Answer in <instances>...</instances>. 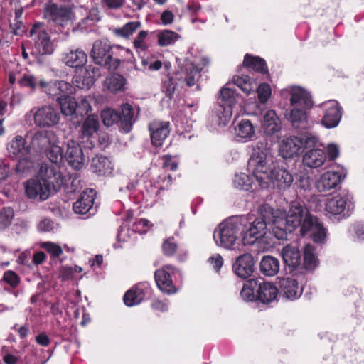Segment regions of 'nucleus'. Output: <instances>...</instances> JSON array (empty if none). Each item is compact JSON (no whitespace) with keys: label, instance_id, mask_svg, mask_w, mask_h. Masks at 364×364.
Here are the masks:
<instances>
[{"label":"nucleus","instance_id":"obj_1","mask_svg":"<svg viewBox=\"0 0 364 364\" xmlns=\"http://www.w3.org/2000/svg\"><path fill=\"white\" fill-rule=\"evenodd\" d=\"M218 247L243 252L232 264L234 273L242 279L250 277V217L247 215H233L218 224L213 233Z\"/></svg>","mask_w":364,"mask_h":364},{"label":"nucleus","instance_id":"obj_2","mask_svg":"<svg viewBox=\"0 0 364 364\" xmlns=\"http://www.w3.org/2000/svg\"><path fill=\"white\" fill-rule=\"evenodd\" d=\"M267 155L259 149H253L252 151V162H255L252 173L255 180L262 188H266L272 183L279 189H285L291 186L293 176L285 168L267 164Z\"/></svg>","mask_w":364,"mask_h":364},{"label":"nucleus","instance_id":"obj_3","mask_svg":"<svg viewBox=\"0 0 364 364\" xmlns=\"http://www.w3.org/2000/svg\"><path fill=\"white\" fill-rule=\"evenodd\" d=\"M290 110L286 113L287 120L298 134H313L311 132V123L308 114L314 106L312 97L309 92L300 87H294L290 91Z\"/></svg>","mask_w":364,"mask_h":364},{"label":"nucleus","instance_id":"obj_4","mask_svg":"<svg viewBox=\"0 0 364 364\" xmlns=\"http://www.w3.org/2000/svg\"><path fill=\"white\" fill-rule=\"evenodd\" d=\"M268 208L272 210L273 221L285 225L289 232L293 231L299 225L301 227L304 218L309 215L306 206H283L282 208L276 206L277 208L268 206Z\"/></svg>","mask_w":364,"mask_h":364},{"label":"nucleus","instance_id":"obj_5","mask_svg":"<svg viewBox=\"0 0 364 364\" xmlns=\"http://www.w3.org/2000/svg\"><path fill=\"white\" fill-rule=\"evenodd\" d=\"M134 111L132 105L124 103L121 105V112L119 113L113 109L107 108L101 112L100 117L105 127H112L117 124L121 132H129L134 120Z\"/></svg>","mask_w":364,"mask_h":364},{"label":"nucleus","instance_id":"obj_6","mask_svg":"<svg viewBox=\"0 0 364 364\" xmlns=\"http://www.w3.org/2000/svg\"><path fill=\"white\" fill-rule=\"evenodd\" d=\"M318 137L314 134H298L284 139L279 145V152L284 159L293 158L303 152L304 149L314 147L318 143Z\"/></svg>","mask_w":364,"mask_h":364},{"label":"nucleus","instance_id":"obj_7","mask_svg":"<svg viewBox=\"0 0 364 364\" xmlns=\"http://www.w3.org/2000/svg\"><path fill=\"white\" fill-rule=\"evenodd\" d=\"M218 109L216 111L219 125L227 124L232 118V108L236 104L235 92L227 86L223 87L217 98Z\"/></svg>","mask_w":364,"mask_h":364},{"label":"nucleus","instance_id":"obj_8","mask_svg":"<svg viewBox=\"0 0 364 364\" xmlns=\"http://www.w3.org/2000/svg\"><path fill=\"white\" fill-rule=\"evenodd\" d=\"M113 47L109 44L97 41L93 44L92 57L94 62L109 70H116L120 65L121 60L114 57Z\"/></svg>","mask_w":364,"mask_h":364},{"label":"nucleus","instance_id":"obj_9","mask_svg":"<svg viewBox=\"0 0 364 364\" xmlns=\"http://www.w3.org/2000/svg\"><path fill=\"white\" fill-rule=\"evenodd\" d=\"M29 36L33 38V49L41 55H50L54 51V45L47 31L41 24H35L29 31Z\"/></svg>","mask_w":364,"mask_h":364},{"label":"nucleus","instance_id":"obj_10","mask_svg":"<svg viewBox=\"0 0 364 364\" xmlns=\"http://www.w3.org/2000/svg\"><path fill=\"white\" fill-rule=\"evenodd\" d=\"M301 233L304 236L311 238L317 243L325 242L327 235L326 229L323 227V225L319 221L318 218L312 216L310 214L304 219L301 228Z\"/></svg>","mask_w":364,"mask_h":364},{"label":"nucleus","instance_id":"obj_11","mask_svg":"<svg viewBox=\"0 0 364 364\" xmlns=\"http://www.w3.org/2000/svg\"><path fill=\"white\" fill-rule=\"evenodd\" d=\"M278 295L277 287L268 282H254L252 280V301H259L268 304L274 301Z\"/></svg>","mask_w":364,"mask_h":364},{"label":"nucleus","instance_id":"obj_12","mask_svg":"<svg viewBox=\"0 0 364 364\" xmlns=\"http://www.w3.org/2000/svg\"><path fill=\"white\" fill-rule=\"evenodd\" d=\"M178 270L172 265L166 264L161 269H157L154 273V278L159 289L168 294L176 292V288L173 284L172 275Z\"/></svg>","mask_w":364,"mask_h":364},{"label":"nucleus","instance_id":"obj_13","mask_svg":"<svg viewBox=\"0 0 364 364\" xmlns=\"http://www.w3.org/2000/svg\"><path fill=\"white\" fill-rule=\"evenodd\" d=\"M25 193L31 199L47 200L50 195V186L46 181L31 178L24 183Z\"/></svg>","mask_w":364,"mask_h":364},{"label":"nucleus","instance_id":"obj_14","mask_svg":"<svg viewBox=\"0 0 364 364\" xmlns=\"http://www.w3.org/2000/svg\"><path fill=\"white\" fill-rule=\"evenodd\" d=\"M321 107L324 111V114L321 119L322 124L326 128H333L336 127L342 116V108L336 100H330L323 102Z\"/></svg>","mask_w":364,"mask_h":364},{"label":"nucleus","instance_id":"obj_15","mask_svg":"<svg viewBox=\"0 0 364 364\" xmlns=\"http://www.w3.org/2000/svg\"><path fill=\"white\" fill-rule=\"evenodd\" d=\"M39 176L41 181L48 182L49 186H53L54 188L60 187L64 183V177L57 164H41Z\"/></svg>","mask_w":364,"mask_h":364},{"label":"nucleus","instance_id":"obj_16","mask_svg":"<svg viewBox=\"0 0 364 364\" xmlns=\"http://www.w3.org/2000/svg\"><path fill=\"white\" fill-rule=\"evenodd\" d=\"M151 293V288L147 282L139 283L125 293L124 302L128 306L137 305L149 296Z\"/></svg>","mask_w":364,"mask_h":364},{"label":"nucleus","instance_id":"obj_17","mask_svg":"<svg viewBox=\"0 0 364 364\" xmlns=\"http://www.w3.org/2000/svg\"><path fill=\"white\" fill-rule=\"evenodd\" d=\"M149 131L152 145L160 147L170 133V122L153 120L149 124Z\"/></svg>","mask_w":364,"mask_h":364},{"label":"nucleus","instance_id":"obj_18","mask_svg":"<svg viewBox=\"0 0 364 364\" xmlns=\"http://www.w3.org/2000/svg\"><path fill=\"white\" fill-rule=\"evenodd\" d=\"M59 120V112L50 106L43 107L34 115L35 123L39 127H50L57 124Z\"/></svg>","mask_w":364,"mask_h":364},{"label":"nucleus","instance_id":"obj_19","mask_svg":"<svg viewBox=\"0 0 364 364\" xmlns=\"http://www.w3.org/2000/svg\"><path fill=\"white\" fill-rule=\"evenodd\" d=\"M66 159L70 166L75 170L81 169L85 164V157L80 146L73 141H68Z\"/></svg>","mask_w":364,"mask_h":364},{"label":"nucleus","instance_id":"obj_20","mask_svg":"<svg viewBox=\"0 0 364 364\" xmlns=\"http://www.w3.org/2000/svg\"><path fill=\"white\" fill-rule=\"evenodd\" d=\"M90 170L98 176H108L112 174L114 166L108 157L97 155L91 160Z\"/></svg>","mask_w":364,"mask_h":364},{"label":"nucleus","instance_id":"obj_21","mask_svg":"<svg viewBox=\"0 0 364 364\" xmlns=\"http://www.w3.org/2000/svg\"><path fill=\"white\" fill-rule=\"evenodd\" d=\"M100 122L98 116L94 114L87 115L82 121L80 129V138L87 140L93 137L100 129Z\"/></svg>","mask_w":364,"mask_h":364},{"label":"nucleus","instance_id":"obj_22","mask_svg":"<svg viewBox=\"0 0 364 364\" xmlns=\"http://www.w3.org/2000/svg\"><path fill=\"white\" fill-rule=\"evenodd\" d=\"M45 14L56 24L62 25L70 18V11L65 7H58L55 4L47 5Z\"/></svg>","mask_w":364,"mask_h":364},{"label":"nucleus","instance_id":"obj_23","mask_svg":"<svg viewBox=\"0 0 364 364\" xmlns=\"http://www.w3.org/2000/svg\"><path fill=\"white\" fill-rule=\"evenodd\" d=\"M279 287L283 296L289 300L296 299L301 295L302 289L293 278L282 279L279 281Z\"/></svg>","mask_w":364,"mask_h":364},{"label":"nucleus","instance_id":"obj_24","mask_svg":"<svg viewBox=\"0 0 364 364\" xmlns=\"http://www.w3.org/2000/svg\"><path fill=\"white\" fill-rule=\"evenodd\" d=\"M7 149L11 156L21 158L30 153L31 147L27 144L25 138L17 135L9 144Z\"/></svg>","mask_w":364,"mask_h":364},{"label":"nucleus","instance_id":"obj_25","mask_svg":"<svg viewBox=\"0 0 364 364\" xmlns=\"http://www.w3.org/2000/svg\"><path fill=\"white\" fill-rule=\"evenodd\" d=\"M281 255L284 262L289 267L295 269L301 264V253L297 246L287 245L282 250Z\"/></svg>","mask_w":364,"mask_h":364},{"label":"nucleus","instance_id":"obj_26","mask_svg":"<svg viewBox=\"0 0 364 364\" xmlns=\"http://www.w3.org/2000/svg\"><path fill=\"white\" fill-rule=\"evenodd\" d=\"M262 125L264 132L268 135H272L279 132L282 128L281 120L273 109L266 112Z\"/></svg>","mask_w":364,"mask_h":364},{"label":"nucleus","instance_id":"obj_27","mask_svg":"<svg viewBox=\"0 0 364 364\" xmlns=\"http://www.w3.org/2000/svg\"><path fill=\"white\" fill-rule=\"evenodd\" d=\"M309 148L303 156V163L310 168L321 166L326 158V154L323 149Z\"/></svg>","mask_w":364,"mask_h":364},{"label":"nucleus","instance_id":"obj_28","mask_svg":"<svg viewBox=\"0 0 364 364\" xmlns=\"http://www.w3.org/2000/svg\"><path fill=\"white\" fill-rule=\"evenodd\" d=\"M341 175L337 171L324 173L317 183L319 191H325L336 188L340 183Z\"/></svg>","mask_w":364,"mask_h":364},{"label":"nucleus","instance_id":"obj_29","mask_svg":"<svg viewBox=\"0 0 364 364\" xmlns=\"http://www.w3.org/2000/svg\"><path fill=\"white\" fill-rule=\"evenodd\" d=\"M280 269L279 259L271 255L264 256L259 263V269L262 274L267 277L277 275Z\"/></svg>","mask_w":364,"mask_h":364},{"label":"nucleus","instance_id":"obj_30","mask_svg":"<svg viewBox=\"0 0 364 364\" xmlns=\"http://www.w3.org/2000/svg\"><path fill=\"white\" fill-rule=\"evenodd\" d=\"M325 215L333 222H339L348 218L353 212L350 206H325Z\"/></svg>","mask_w":364,"mask_h":364},{"label":"nucleus","instance_id":"obj_31","mask_svg":"<svg viewBox=\"0 0 364 364\" xmlns=\"http://www.w3.org/2000/svg\"><path fill=\"white\" fill-rule=\"evenodd\" d=\"M268 209V210H265V214L263 215V221L262 223H258L259 228L264 229L267 223H272L274 225V227L272 229V231L275 237L279 240L284 239L286 237V232L288 231L287 230L286 225H282V223H274L272 220V210L269 209V208Z\"/></svg>","mask_w":364,"mask_h":364},{"label":"nucleus","instance_id":"obj_32","mask_svg":"<svg viewBox=\"0 0 364 364\" xmlns=\"http://www.w3.org/2000/svg\"><path fill=\"white\" fill-rule=\"evenodd\" d=\"M202 70L195 63L189 60L185 62L183 66V79L188 87H192L200 77V73Z\"/></svg>","mask_w":364,"mask_h":364},{"label":"nucleus","instance_id":"obj_33","mask_svg":"<svg viewBox=\"0 0 364 364\" xmlns=\"http://www.w3.org/2000/svg\"><path fill=\"white\" fill-rule=\"evenodd\" d=\"M87 54L80 49L71 50L64 58L65 63L71 68H82L87 63Z\"/></svg>","mask_w":364,"mask_h":364},{"label":"nucleus","instance_id":"obj_34","mask_svg":"<svg viewBox=\"0 0 364 364\" xmlns=\"http://www.w3.org/2000/svg\"><path fill=\"white\" fill-rule=\"evenodd\" d=\"M58 102L60 105L61 113L64 116H73L75 114L77 107V103L75 99L69 95H62L58 97Z\"/></svg>","mask_w":364,"mask_h":364},{"label":"nucleus","instance_id":"obj_35","mask_svg":"<svg viewBox=\"0 0 364 364\" xmlns=\"http://www.w3.org/2000/svg\"><path fill=\"white\" fill-rule=\"evenodd\" d=\"M318 265V259L315 249L311 245H307L304 252V266L307 270H313Z\"/></svg>","mask_w":364,"mask_h":364},{"label":"nucleus","instance_id":"obj_36","mask_svg":"<svg viewBox=\"0 0 364 364\" xmlns=\"http://www.w3.org/2000/svg\"><path fill=\"white\" fill-rule=\"evenodd\" d=\"M235 136L239 142H246L250 140V121L242 119L235 127Z\"/></svg>","mask_w":364,"mask_h":364},{"label":"nucleus","instance_id":"obj_37","mask_svg":"<svg viewBox=\"0 0 364 364\" xmlns=\"http://www.w3.org/2000/svg\"><path fill=\"white\" fill-rule=\"evenodd\" d=\"M353 201V195L348 191H343L335 194L331 198H328L325 205H351Z\"/></svg>","mask_w":364,"mask_h":364},{"label":"nucleus","instance_id":"obj_38","mask_svg":"<svg viewBox=\"0 0 364 364\" xmlns=\"http://www.w3.org/2000/svg\"><path fill=\"white\" fill-rule=\"evenodd\" d=\"M126 79L119 74H113L107 79V86L112 92H117L124 89Z\"/></svg>","mask_w":364,"mask_h":364},{"label":"nucleus","instance_id":"obj_39","mask_svg":"<svg viewBox=\"0 0 364 364\" xmlns=\"http://www.w3.org/2000/svg\"><path fill=\"white\" fill-rule=\"evenodd\" d=\"M97 191L93 188H86L85 189L80 195L75 203H73V205H75L76 203H80V205H94L97 203Z\"/></svg>","mask_w":364,"mask_h":364},{"label":"nucleus","instance_id":"obj_40","mask_svg":"<svg viewBox=\"0 0 364 364\" xmlns=\"http://www.w3.org/2000/svg\"><path fill=\"white\" fill-rule=\"evenodd\" d=\"M158 43L160 46H167L173 44L178 38V33L170 30H164L157 35Z\"/></svg>","mask_w":364,"mask_h":364},{"label":"nucleus","instance_id":"obj_41","mask_svg":"<svg viewBox=\"0 0 364 364\" xmlns=\"http://www.w3.org/2000/svg\"><path fill=\"white\" fill-rule=\"evenodd\" d=\"M141 26L139 21H131L124 24L122 28L114 30V33L124 37L128 38L132 36Z\"/></svg>","mask_w":364,"mask_h":364},{"label":"nucleus","instance_id":"obj_42","mask_svg":"<svg viewBox=\"0 0 364 364\" xmlns=\"http://www.w3.org/2000/svg\"><path fill=\"white\" fill-rule=\"evenodd\" d=\"M100 76V70L97 68L89 65L85 68L82 75V84L90 87L94 84Z\"/></svg>","mask_w":364,"mask_h":364},{"label":"nucleus","instance_id":"obj_43","mask_svg":"<svg viewBox=\"0 0 364 364\" xmlns=\"http://www.w3.org/2000/svg\"><path fill=\"white\" fill-rule=\"evenodd\" d=\"M258 101L266 104L272 96V87L267 82L260 83L256 90Z\"/></svg>","mask_w":364,"mask_h":364},{"label":"nucleus","instance_id":"obj_44","mask_svg":"<svg viewBox=\"0 0 364 364\" xmlns=\"http://www.w3.org/2000/svg\"><path fill=\"white\" fill-rule=\"evenodd\" d=\"M68 208H71L73 213L79 218L87 219L97 213V206H68Z\"/></svg>","mask_w":364,"mask_h":364},{"label":"nucleus","instance_id":"obj_45","mask_svg":"<svg viewBox=\"0 0 364 364\" xmlns=\"http://www.w3.org/2000/svg\"><path fill=\"white\" fill-rule=\"evenodd\" d=\"M252 70L262 75H269V68L264 59L252 55Z\"/></svg>","mask_w":364,"mask_h":364},{"label":"nucleus","instance_id":"obj_46","mask_svg":"<svg viewBox=\"0 0 364 364\" xmlns=\"http://www.w3.org/2000/svg\"><path fill=\"white\" fill-rule=\"evenodd\" d=\"M46 156L51 163L58 164L63 159V150L58 145H50L46 150Z\"/></svg>","mask_w":364,"mask_h":364},{"label":"nucleus","instance_id":"obj_47","mask_svg":"<svg viewBox=\"0 0 364 364\" xmlns=\"http://www.w3.org/2000/svg\"><path fill=\"white\" fill-rule=\"evenodd\" d=\"M13 353L9 350L6 346H4L1 349V357L4 364H18L21 360V356L18 352L15 350Z\"/></svg>","mask_w":364,"mask_h":364},{"label":"nucleus","instance_id":"obj_48","mask_svg":"<svg viewBox=\"0 0 364 364\" xmlns=\"http://www.w3.org/2000/svg\"><path fill=\"white\" fill-rule=\"evenodd\" d=\"M14 218V210L11 206L4 207L0 212V230L9 226Z\"/></svg>","mask_w":364,"mask_h":364},{"label":"nucleus","instance_id":"obj_49","mask_svg":"<svg viewBox=\"0 0 364 364\" xmlns=\"http://www.w3.org/2000/svg\"><path fill=\"white\" fill-rule=\"evenodd\" d=\"M173 182V178L171 174L163 173L159 175L155 183V187L157 189L156 193L157 194L159 191L165 190L168 188Z\"/></svg>","mask_w":364,"mask_h":364},{"label":"nucleus","instance_id":"obj_50","mask_svg":"<svg viewBox=\"0 0 364 364\" xmlns=\"http://www.w3.org/2000/svg\"><path fill=\"white\" fill-rule=\"evenodd\" d=\"M232 82L236 85L246 95L250 93V79L248 75L235 76Z\"/></svg>","mask_w":364,"mask_h":364},{"label":"nucleus","instance_id":"obj_51","mask_svg":"<svg viewBox=\"0 0 364 364\" xmlns=\"http://www.w3.org/2000/svg\"><path fill=\"white\" fill-rule=\"evenodd\" d=\"M234 186L238 189L246 191H249L250 188V178L249 175L243 173L236 174L234 179Z\"/></svg>","mask_w":364,"mask_h":364},{"label":"nucleus","instance_id":"obj_52","mask_svg":"<svg viewBox=\"0 0 364 364\" xmlns=\"http://www.w3.org/2000/svg\"><path fill=\"white\" fill-rule=\"evenodd\" d=\"M148 31H141L133 41L134 48L137 52L146 51L149 46L146 42Z\"/></svg>","mask_w":364,"mask_h":364},{"label":"nucleus","instance_id":"obj_53","mask_svg":"<svg viewBox=\"0 0 364 364\" xmlns=\"http://www.w3.org/2000/svg\"><path fill=\"white\" fill-rule=\"evenodd\" d=\"M5 282L12 288H16L20 283L19 276L12 270H7L4 273L1 282Z\"/></svg>","mask_w":364,"mask_h":364},{"label":"nucleus","instance_id":"obj_54","mask_svg":"<svg viewBox=\"0 0 364 364\" xmlns=\"http://www.w3.org/2000/svg\"><path fill=\"white\" fill-rule=\"evenodd\" d=\"M18 159V161L16 166V172L23 173L33 168V163L27 156Z\"/></svg>","mask_w":364,"mask_h":364},{"label":"nucleus","instance_id":"obj_55","mask_svg":"<svg viewBox=\"0 0 364 364\" xmlns=\"http://www.w3.org/2000/svg\"><path fill=\"white\" fill-rule=\"evenodd\" d=\"M41 247L55 257H58L63 254V250L61 247L58 244L52 242H43Z\"/></svg>","mask_w":364,"mask_h":364},{"label":"nucleus","instance_id":"obj_56","mask_svg":"<svg viewBox=\"0 0 364 364\" xmlns=\"http://www.w3.org/2000/svg\"><path fill=\"white\" fill-rule=\"evenodd\" d=\"M177 244L174 241L173 237H169L165 240L162 244V250L164 255L172 256L176 252Z\"/></svg>","mask_w":364,"mask_h":364},{"label":"nucleus","instance_id":"obj_57","mask_svg":"<svg viewBox=\"0 0 364 364\" xmlns=\"http://www.w3.org/2000/svg\"><path fill=\"white\" fill-rule=\"evenodd\" d=\"M153 225L146 219L141 218L134 223L133 228L140 234H144L149 230Z\"/></svg>","mask_w":364,"mask_h":364},{"label":"nucleus","instance_id":"obj_58","mask_svg":"<svg viewBox=\"0 0 364 364\" xmlns=\"http://www.w3.org/2000/svg\"><path fill=\"white\" fill-rule=\"evenodd\" d=\"M68 84L63 81H61V82H55L53 85L50 84V83H47L44 81H41L40 82V86L42 87V88H48L47 90H46L45 91L46 92H48V95H55L56 93L55 92H53V91L54 90H56V89H61L62 87H68Z\"/></svg>","mask_w":364,"mask_h":364},{"label":"nucleus","instance_id":"obj_59","mask_svg":"<svg viewBox=\"0 0 364 364\" xmlns=\"http://www.w3.org/2000/svg\"><path fill=\"white\" fill-rule=\"evenodd\" d=\"M18 84L21 87H28L31 90H34L36 86V78L30 75H24L18 81Z\"/></svg>","mask_w":364,"mask_h":364},{"label":"nucleus","instance_id":"obj_60","mask_svg":"<svg viewBox=\"0 0 364 364\" xmlns=\"http://www.w3.org/2000/svg\"><path fill=\"white\" fill-rule=\"evenodd\" d=\"M208 262L216 272H219L223 265L224 261L220 254H215L208 259Z\"/></svg>","mask_w":364,"mask_h":364},{"label":"nucleus","instance_id":"obj_61","mask_svg":"<svg viewBox=\"0 0 364 364\" xmlns=\"http://www.w3.org/2000/svg\"><path fill=\"white\" fill-rule=\"evenodd\" d=\"M163 168H169L171 171H176L178 168V163L173 159L171 155H164L162 156Z\"/></svg>","mask_w":364,"mask_h":364},{"label":"nucleus","instance_id":"obj_62","mask_svg":"<svg viewBox=\"0 0 364 364\" xmlns=\"http://www.w3.org/2000/svg\"><path fill=\"white\" fill-rule=\"evenodd\" d=\"M298 186L299 188V193L302 194V191L306 192L309 191L311 186V178L306 175L301 176L299 181Z\"/></svg>","mask_w":364,"mask_h":364},{"label":"nucleus","instance_id":"obj_63","mask_svg":"<svg viewBox=\"0 0 364 364\" xmlns=\"http://www.w3.org/2000/svg\"><path fill=\"white\" fill-rule=\"evenodd\" d=\"M175 89L176 87L173 78L170 77L167 80L164 81L163 90L167 97H171L173 95Z\"/></svg>","mask_w":364,"mask_h":364},{"label":"nucleus","instance_id":"obj_64","mask_svg":"<svg viewBox=\"0 0 364 364\" xmlns=\"http://www.w3.org/2000/svg\"><path fill=\"white\" fill-rule=\"evenodd\" d=\"M54 228V223L50 219H43L42 220L38 225V229L41 232H50L53 230Z\"/></svg>","mask_w":364,"mask_h":364}]
</instances>
